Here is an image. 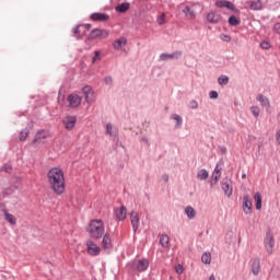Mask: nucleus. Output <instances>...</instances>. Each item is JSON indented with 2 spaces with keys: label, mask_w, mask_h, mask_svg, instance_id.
I'll return each mask as SVG.
<instances>
[{
  "label": "nucleus",
  "mask_w": 280,
  "mask_h": 280,
  "mask_svg": "<svg viewBox=\"0 0 280 280\" xmlns=\"http://www.w3.org/2000/svg\"><path fill=\"white\" fill-rule=\"evenodd\" d=\"M48 183L50 188L57 196L65 194V172L62 168L52 167L47 173Z\"/></svg>",
  "instance_id": "f257e3e1"
},
{
  "label": "nucleus",
  "mask_w": 280,
  "mask_h": 280,
  "mask_svg": "<svg viewBox=\"0 0 280 280\" xmlns=\"http://www.w3.org/2000/svg\"><path fill=\"white\" fill-rule=\"evenodd\" d=\"M86 231L92 240H101V237H104V221L100 219L92 220Z\"/></svg>",
  "instance_id": "f03ea898"
},
{
  "label": "nucleus",
  "mask_w": 280,
  "mask_h": 280,
  "mask_svg": "<svg viewBox=\"0 0 280 280\" xmlns=\"http://www.w3.org/2000/svg\"><path fill=\"white\" fill-rule=\"evenodd\" d=\"M264 244L268 255H272V248H275V236L272 235V232H267Z\"/></svg>",
  "instance_id": "7ed1b4c3"
},
{
  "label": "nucleus",
  "mask_w": 280,
  "mask_h": 280,
  "mask_svg": "<svg viewBox=\"0 0 280 280\" xmlns=\"http://www.w3.org/2000/svg\"><path fill=\"white\" fill-rule=\"evenodd\" d=\"M86 250L92 257H97V255L102 253V248H100L97 244L93 243V241L86 242Z\"/></svg>",
  "instance_id": "20e7f679"
},
{
  "label": "nucleus",
  "mask_w": 280,
  "mask_h": 280,
  "mask_svg": "<svg viewBox=\"0 0 280 280\" xmlns=\"http://www.w3.org/2000/svg\"><path fill=\"white\" fill-rule=\"evenodd\" d=\"M62 121L66 130H73V128H75V124L78 122V117L66 116Z\"/></svg>",
  "instance_id": "39448f33"
},
{
  "label": "nucleus",
  "mask_w": 280,
  "mask_h": 280,
  "mask_svg": "<svg viewBox=\"0 0 280 280\" xmlns=\"http://www.w3.org/2000/svg\"><path fill=\"white\" fill-rule=\"evenodd\" d=\"M68 102H69V106L70 108H78V106H80V104H82V97L78 94H70L68 96Z\"/></svg>",
  "instance_id": "423d86ee"
},
{
  "label": "nucleus",
  "mask_w": 280,
  "mask_h": 280,
  "mask_svg": "<svg viewBox=\"0 0 280 280\" xmlns=\"http://www.w3.org/2000/svg\"><path fill=\"white\" fill-rule=\"evenodd\" d=\"M243 211L246 215L253 212V200H250V196L248 195L243 197Z\"/></svg>",
  "instance_id": "0eeeda50"
},
{
  "label": "nucleus",
  "mask_w": 280,
  "mask_h": 280,
  "mask_svg": "<svg viewBox=\"0 0 280 280\" xmlns=\"http://www.w3.org/2000/svg\"><path fill=\"white\" fill-rule=\"evenodd\" d=\"M149 266H150V261L148 259H140L133 262V268H136L138 272H145Z\"/></svg>",
  "instance_id": "6e6552de"
},
{
  "label": "nucleus",
  "mask_w": 280,
  "mask_h": 280,
  "mask_svg": "<svg viewBox=\"0 0 280 280\" xmlns=\"http://www.w3.org/2000/svg\"><path fill=\"white\" fill-rule=\"evenodd\" d=\"M0 209L4 215V220L9 222V224H16V218H14L13 214L8 211L4 203L0 205Z\"/></svg>",
  "instance_id": "1a4fd4ad"
},
{
  "label": "nucleus",
  "mask_w": 280,
  "mask_h": 280,
  "mask_svg": "<svg viewBox=\"0 0 280 280\" xmlns=\"http://www.w3.org/2000/svg\"><path fill=\"white\" fill-rule=\"evenodd\" d=\"M82 93L84 95L85 102H88V104H92V102H93V89L89 85H85L82 89Z\"/></svg>",
  "instance_id": "9d476101"
},
{
  "label": "nucleus",
  "mask_w": 280,
  "mask_h": 280,
  "mask_svg": "<svg viewBox=\"0 0 280 280\" xmlns=\"http://www.w3.org/2000/svg\"><path fill=\"white\" fill-rule=\"evenodd\" d=\"M222 189L228 198H231V196H233V186H231V179H225L222 183Z\"/></svg>",
  "instance_id": "9b49d317"
},
{
  "label": "nucleus",
  "mask_w": 280,
  "mask_h": 280,
  "mask_svg": "<svg viewBox=\"0 0 280 280\" xmlns=\"http://www.w3.org/2000/svg\"><path fill=\"white\" fill-rule=\"evenodd\" d=\"M252 272L254 277H257L259 272H261V260L259 258H255L252 264Z\"/></svg>",
  "instance_id": "f8f14e48"
},
{
  "label": "nucleus",
  "mask_w": 280,
  "mask_h": 280,
  "mask_svg": "<svg viewBox=\"0 0 280 280\" xmlns=\"http://www.w3.org/2000/svg\"><path fill=\"white\" fill-rule=\"evenodd\" d=\"M207 21H209V23H220L222 21V15L217 12H210L207 15Z\"/></svg>",
  "instance_id": "ddd939ff"
},
{
  "label": "nucleus",
  "mask_w": 280,
  "mask_h": 280,
  "mask_svg": "<svg viewBox=\"0 0 280 280\" xmlns=\"http://www.w3.org/2000/svg\"><path fill=\"white\" fill-rule=\"evenodd\" d=\"M116 12L120 14H126L130 10V2H122L115 8Z\"/></svg>",
  "instance_id": "4468645a"
},
{
  "label": "nucleus",
  "mask_w": 280,
  "mask_h": 280,
  "mask_svg": "<svg viewBox=\"0 0 280 280\" xmlns=\"http://www.w3.org/2000/svg\"><path fill=\"white\" fill-rule=\"evenodd\" d=\"M217 8H226L228 10H235V4L231 1H217L215 2Z\"/></svg>",
  "instance_id": "2eb2a0df"
},
{
  "label": "nucleus",
  "mask_w": 280,
  "mask_h": 280,
  "mask_svg": "<svg viewBox=\"0 0 280 280\" xmlns=\"http://www.w3.org/2000/svg\"><path fill=\"white\" fill-rule=\"evenodd\" d=\"M257 100L261 104V106H265L267 110H270V100H268V97L264 96L262 94H258Z\"/></svg>",
  "instance_id": "dca6fc26"
},
{
  "label": "nucleus",
  "mask_w": 280,
  "mask_h": 280,
  "mask_svg": "<svg viewBox=\"0 0 280 280\" xmlns=\"http://www.w3.org/2000/svg\"><path fill=\"white\" fill-rule=\"evenodd\" d=\"M130 220L133 231H137V229H139V213L131 212Z\"/></svg>",
  "instance_id": "f3484780"
},
{
  "label": "nucleus",
  "mask_w": 280,
  "mask_h": 280,
  "mask_svg": "<svg viewBox=\"0 0 280 280\" xmlns=\"http://www.w3.org/2000/svg\"><path fill=\"white\" fill-rule=\"evenodd\" d=\"M180 56H183L182 51H176L174 54H162L160 56L161 60H170L172 58H180Z\"/></svg>",
  "instance_id": "a211bd4d"
},
{
  "label": "nucleus",
  "mask_w": 280,
  "mask_h": 280,
  "mask_svg": "<svg viewBox=\"0 0 280 280\" xmlns=\"http://www.w3.org/2000/svg\"><path fill=\"white\" fill-rule=\"evenodd\" d=\"M126 215H127L126 207L121 206L119 209L116 210L117 220L124 221L126 220Z\"/></svg>",
  "instance_id": "6ab92c4d"
},
{
  "label": "nucleus",
  "mask_w": 280,
  "mask_h": 280,
  "mask_svg": "<svg viewBox=\"0 0 280 280\" xmlns=\"http://www.w3.org/2000/svg\"><path fill=\"white\" fill-rule=\"evenodd\" d=\"M160 244L163 248H170V236L167 234H162L160 236Z\"/></svg>",
  "instance_id": "aec40b11"
},
{
  "label": "nucleus",
  "mask_w": 280,
  "mask_h": 280,
  "mask_svg": "<svg viewBox=\"0 0 280 280\" xmlns=\"http://www.w3.org/2000/svg\"><path fill=\"white\" fill-rule=\"evenodd\" d=\"M91 21H100L104 22L106 21V14L105 13H92L90 15Z\"/></svg>",
  "instance_id": "412c9836"
},
{
  "label": "nucleus",
  "mask_w": 280,
  "mask_h": 280,
  "mask_svg": "<svg viewBox=\"0 0 280 280\" xmlns=\"http://www.w3.org/2000/svg\"><path fill=\"white\" fill-rule=\"evenodd\" d=\"M183 14H185V16H189V19H194L196 16V11L191 9L189 5H186L183 9Z\"/></svg>",
  "instance_id": "4be33fe9"
},
{
  "label": "nucleus",
  "mask_w": 280,
  "mask_h": 280,
  "mask_svg": "<svg viewBox=\"0 0 280 280\" xmlns=\"http://www.w3.org/2000/svg\"><path fill=\"white\" fill-rule=\"evenodd\" d=\"M126 43H128V39H126L125 37H120L119 39L114 42V48L121 49V47H124L126 45Z\"/></svg>",
  "instance_id": "5701e85b"
},
{
  "label": "nucleus",
  "mask_w": 280,
  "mask_h": 280,
  "mask_svg": "<svg viewBox=\"0 0 280 280\" xmlns=\"http://www.w3.org/2000/svg\"><path fill=\"white\" fill-rule=\"evenodd\" d=\"M247 5H249L252 10H261V1L259 0L247 1Z\"/></svg>",
  "instance_id": "b1692460"
},
{
  "label": "nucleus",
  "mask_w": 280,
  "mask_h": 280,
  "mask_svg": "<svg viewBox=\"0 0 280 280\" xmlns=\"http://www.w3.org/2000/svg\"><path fill=\"white\" fill-rule=\"evenodd\" d=\"M100 36H102V30L95 28L89 34V39L93 40L95 38H100Z\"/></svg>",
  "instance_id": "393cba45"
},
{
  "label": "nucleus",
  "mask_w": 280,
  "mask_h": 280,
  "mask_svg": "<svg viewBox=\"0 0 280 280\" xmlns=\"http://www.w3.org/2000/svg\"><path fill=\"white\" fill-rule=\"evenodd\" d=\"M222 176V173L220 172V170L217 167L214 168L213 173H212V178L214 180V183H211V185H215L218 183V180H220V177Z\"/></svg>",
  "instance_id": "a878e982"
},
{
  "label": "nucleus",
  "mask_w": 280,
  "mask_h": 280,
  "mask_svg": "<svg viewBox=\"0 0 280 280\" xmlns=\"http://www.w3.org/2000/svg\"><path fill=\"white\" fill-rule=\"evenodd\" d=\"M185 213H186L187 218H189V220H194V218H196V210L194 208H191L190 206L186 207Z\"/></svg>",
  "instance_id": "bb28decb"
},
{
  "label": "nucleus",
  "mask_w": 280,
  "mask_h": 280,
  "mask_svg": "<svg viewBox=\"0 0 280 280\" xmlns=\"http://www.w3.org/2000/svg\"><path fill=\"white\" fill-rule=\"evenodd\" d=\"M197 178H199V180H207V178H209V172L205 168L200 170L197 174Z\"/></svg>",
  "instance_id": "cd10ccee"
},
{
  "label": "nucleus",
  "mask_w": 280,
  "mask_h": 280,
  "mask_svg": "<svg viewBox=\"0 0 280 280\" xmlns=\"http://www.w3.org/2000/svg\"><path fill=\"white\" fill-rule=\"evenodd\" d=\"M254 199L256 200L257 211H261V192H256Z\"/></svg>",
  "instance_id": "c85d7f7f"
},
{
  "label": "nucleus",
  "mask_w": 280,
  "mask_h": 280,
  "mask_svg": "<svg viewBox=\"0 0 280 280\" xmlns=\"http://www.w3.org/2000/svg\"><path fill=\"white\" fill-rule=\"evenodd\" d=\"M106 130H107L108 135H110V137H117V129L115 127H113V125L107 124Z\"/></svg>",
  "instance_id": "c756f323"
},
{
  "label": "nucleus",
  "mask_w": 280,
  "mask_h": 280,
  "mask_svg": "<svg viewBox=\"0 0 280 280\" xmlns=\"http://www.w3.org/2000/svg\"><path fill=\"white\" fill-rule=\"evenodd\" d=\"M229 25H232L233 27L240 25V19H237L235 15H231L229 18Z\"/></svg>",
  "instance_id": "7c9ffc66"
},
{
  "label": "nucleus",
  "mask_w": 280,
  "mask_h": 280,
  "mask_svg": "<svg viewBox=\"0 0 280 280\" xmlns=\"http://www.w3.org/2000/svg\"><path fill=\"white\" fill-rule=\"evenodd\" d=\"M201 261L202 264H211V253H205L202 256H201Z\"/></svg>",
  "instance_id": "2f4dec72"
},
{
  "label": "nucleus",
  "mask_w": 280,
  "mask_h": 280,
  "mask_svg": "<svg viewBox=\"0 0 280 280\" xmlns=\"http://www.w3.org/2000/svg\"><path fill=\"white\" fill-rule=\"evenodd\" d=\"M100 60H102V51L96 50V51L94 52V57H93V59H92V65H95V62H97V61H100Z\"/></svg>",
  "instance_id": "473e14b6"
},
{
  "label": "nucleus",
  "mask_w": 280,
  "mask_h": 280,
  "mask_svg": "<svg viewBox=\"0 0 280 280\" xmlns=\"http://www.w3.org/2000/svg\"><path fill=\"white\" fill-rule=\"evenodd\" d=\"M30 137V129H24L20 132V141H25Z\"/></svg>",
  "instance_id": "72a5a7b5"
},
{
  "label": "nucleus",
  "mask_w": 280,
  "mask_h": 280,
  "mask_svg": "<svg viewBox=\"0 0 280 280\" xmlns=\"http://www.w3.org/2000/svg\"><path fill=\"white\" fill-rule=\"evenodd\" d=\"M40 139H45V131H38L33 139V143L40 141Z\"/></svg>",
  "instance_id": "f704fd0d"
},
{
  "label": "nucleus",
  "mask_w": 280,
  "mask_h": 280,
  "mask_svg": "<svg viewBox=\"0 0 280 280\" xmlns=\"http://www.w3.org/2000/svg\"><path fill=\"white\" fill-rule=\"evenodd\" d=\"M172 119H174L175 121H177V124H176V127H177V128L182 126V124H183V118H182L179 115H177V114L173 115V116H172Z\"/></svg>",
  "instance_id": "c9c22d12"
},
{
  "label": "nucleus",
  "mask_w": 280,
  "mask_h": 280,
  "mask_svg": "<svg viewBox=\"0 0 280 280\" xmlns=\"http://www.w3.org/2000/svg\"><path fill=\"white\" fill-rule=\"evenodd\" d=\"M218 82H219V84H229V77H226V75H221V77H219V79H218Z\"/></svg>",
  "instance_id": "e433bc0d"
},
{
  "label": "nucleus",
  "mask_w": 280,
  "mask_h": 280,
  "mask_svg": "<svg viewBox=\"0 0 280 280\" xmlns=\"http://www.w3.org/2000/svg\"><path fill=\"white\" fill-rule=\"evenodd\" d=\"M250 112L253 113L254 117H256V118L259 117L260 110L257 106L250 107Z\"/></svg>",
  "instance_id": "4c0bfd02"
},
{
  "label": "nucleus",
  "mask_w": 280,
  "mask_h": 280,
  "mask_svg": "<svg viewBox=\"0 0 280 280\" xmlns=\"http://www.w3.org/2000/svg\"><path fill=\"white\" fill-rule=\"evenodd\" d=\"M164 23H165V13H163L162 15H160L158 18V24L159 25H164Z\"/></svg>",
  "instance_id": "58836bf2"
},
{
  "label": "nucleus",
  "mask_w": 280,
  "mask_h": 280,
  "mask_svg": "<svg viewBox=\"0 0 280 280\" xmlns=\"http://www.w3.org/2000/svg\"><path fill=\"white\" fill-rule=\"evenodd\" d=\"M261 49H270V43L267 40H264L260 43Z\"/></svg>",
  "instance_id": "ea45409f"
},
{
  "label": "nucleus",
  "mask_w": 280,
  "mask_h": 280,
  "mask_svg": "<svg viewBox=\"0 0 280 280\" xmlns=\"http://www.w3.org/2000/svg\"><path fill=\"white\" fill-rule=\"evenodd\" d=\"M175 270H176L177 275H183V272H185V268H183L182 265H177L175 267Z\"/></svg>",
  "instance_id": "a19ab883"
},
{
  "label": "nucleus",
  "mask_w": 280,
  "mask_h": 280,
  "mask_svg": "<svg viewBox=\"0 0 280 280\" xmlns=\"http://www.w3.org/2000/svg\"><path fill=\"white\" fill-rule=\"evenodd\" d=\"M73 35L77 36V38H80V25H77L73 28Z\"/></svg>",
  "instance_id": "79ce46f5"
},
{
  "label": "nucleus",
  "mask_w": 280,
  "mask_h": 280,
  "mask_svg": "<svg viewBox=\"0 0 280 280\" xmlns=\"http://www.w3.org/2000/svg\"><path fill=\"white\" fill-rule=\"evenodd\" d=\"M3 171L7 172V174H10V172H12V165H10V164H4V165H3Z\"/></svg>",
  "instance_id": "37998d69"
},
{
  "label": "nucleus",
  "mask_w": 280,
  "mask_h": 280,
  "mask_svg": "<svg viewBox=\"0 0 280 280\" xmlns=\"http://www.w3.org/2000/svg\"><path fill=\"white\" fill-rule=\"evenodd\" d=\"M210 100H218V92L217 91H211L210 92Z\"/></svg>",
  "instance_id": "c03bdc74"
},
{
  "label": "nucleus",
  "mask_w": 280,
  "mask_h": 280,
  "mask_svg": "<svg viewBox=\"0 0 280 280\" xmlns=\"http://www.w3.org/2000/svg\"><path fill=\"white\" fill-rule=\"evenodd\" d=\"M273 31L277 32V34H280V23L279 22L273 25Z\"/></svg>",
  "instance_id": "a18cd8bd"
},
{
  "label": "nucleus",
  "mask_w": 280,
  "mask_h": 280,
  "mask_svg": "<svg viewBox=\"0 0 280 280\" xmlns=\"http://www.w3.org/2000/svg\"><path fill=\"white\" fill-rule=\"evenodd\" d=\"M190 107H191V108H198V102L191 101V102H190Z\"/></svg>",
  "instance_id": "49530a36"
},
{
  "label": "nucleus",
  "mask_w": 280,
  "mask_h": 280,
  "mask_svg": "<svg viewBox=\"0 0 280 280\" xmlns=\"http://www.w3.org/2000/svg\"><path fill=\"white\" fill-rule=\"evenodd\" d=\"M108 242H110V238H108V236H107V238H106V248H113V245Z\"/></svg>",
  "instance_id": "de8ad7c7"
},
{
  "label": "nucleus",
  "mask_w": 280,
  "mask_h": 280,
  "mask_svg": "<svg viewBox=\"0 0 280 280\" xmlns=\"http://www.w3.org/2000/svg\"><path fill=\"white\" fill-rule=\"evenodd\" d=\"M162 178H163L164 183H167L170 180V175L165 174L162 176Z\"/></svg>",
  "instance_id": "09e8293b"
},
{
  "label": "nucleus",
  "mask_w": 280,
  "mask_h": 280,
  "mask_svg": "<svg viewBox=\"0 0 280 280\" xmlns=\"http://www.w3.org/2000/svg\"><path fill=\"white\" fill-rule=\"evenodd\" d=\"M103 248H106V235L103 236Z\"/></svg>",
  "instance_id": "8fccbe9b"
},
{
  "label": "nucleus",
  "mask_w": 280,
  "mask_h": 280,
  "mask_svg": "<svg viewBox=\"0 0 280 280\" xmlns=\"http://www.w3.org/2000/svg\"><path fill=\"white\" fill-rule=\"evenodd\" d=\"M84 27L85 30H91V24H85Z\"/></svg>",
  "instance_id": "3c124183"
},
{
  "label": "nucleus",
  "mask_w": 280,
  "mask_h": 280,
  "mask_svg": "<svg viewBox=\"0 0 280 280\" xmlns=\"http://www.w3.org/2000/svg\"><path fill=\"white\" fill-rule=\"evenodd\" d=\"M225 40L229 43L231 40V36L225 35Z\"/></svg>",
  "instance_id": "603ef678"
},
{
  "label": "nucleus",
  "mask_w": 280,
  "mask_h": 280,
  "mask_svg": "<svg viewBox=\"0 0 280 280\" xmlns=\"http://www.w3.org/2000/svg\"><path fill=\"white\" fill-rule=\"evenodd\" d=\"M106 82H107V84H108V83L113 82V79L107 78V79H106Z\"/></svg>",
  "instance_id": "864d4df0"
},
{
  "label": "nucleus",
  "mask_w": 280,
  "mask_h": 280,
  "mask_svg": "<svg viewBox=\"0 0 280 280\" xmlns=\"http://www.w3.org/2000/svg\"><path fill=\"white\" fill-rule=\"evenodd\" d=\"M242 178H246V174H243V175H242Z\"/></svg>",
  "instance_id": "5fc2aeb1"
}]
</instances>
